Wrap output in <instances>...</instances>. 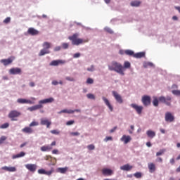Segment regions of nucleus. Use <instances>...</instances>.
Listing matches in <instances>:
<instances>
[{
	"label": "nucleus",
	"instance_id": "6",
	"mask_svg": "<svg viewBox=\"0 0 180 180\" xmlns=\"http://www.w3.org/2000/svg\"><path fill=\"white\" fill-rule=\"evenodd\" d=\"M57 144L56 141H53L51 145H45L41 147V151H51L53 150V147Z\"/></svg>",
	"mask_w": 180,
	"mask_h": 180
},
{
	"label": "nucleus",
	"instance_id": "30",
	"mask_svg": "<svg viewBox=\"0 0 180 180\" xmlns=\"http://www.w3.org/2000/svg\"><path fill=\"white\" fill-rule=\"evenodd\" d=\"M26 155V153L25 152H20L19 154L13 155L12 156L13 160H15V158H20L22 157H25Z\"/></svg>",
	"mask_w": 180,
	"mask_h": 180
},
{
	"label": "nucleus",
	"instance_id": "15",
	"mask_svg": "<svg viewBox=\"0 0 180 180\" xmlns=\"http://www.w3.org/2000/svg\"><path fill=\"white\" fill-rule=\"evenodd\" d=\"M112 95H113L115 101H117V102L118 103H123V98H122V96L118 94L117 91H113Z\"/></svg>",
	"mask_w": 180,
	"mask_h": 180
},
{
	"label": "nucleus",
	"instance_id": "36",
	"mask_svg": "<svg viewBox=\"0 0 180 180\" xmlns=\"http://www.w3.org/2000/svg\"><path fill=\"white\" fill-rule=\"evenodd\" d=\"M131 65L130 64V62H129V61H125V62L124 63V66H123L124 71V69H126V68H130Z\"/></svg>",
	"mask_w": 180,
	"mask_h": 180
},
{
	"label": "nucleus",
	"instance_id": "18",
	"mask_svg": "<svg viewBox=\"0 0 180 180\" xmlns=\"http://www.w3.org/2000/svg\"><path fill=\"white\" fill-rule=\"evenodd\" d=\"M28 34H30L31 36H37L39 33H40L37 30L33 28V27H30L27 30Z\"/></svg>",
	"mask_w": 180,
	"mask_h": 180
},
{
	"label": "nucleus",
	"instance_id": "12",
	"mask_svg": "<svg viewBox=\"0 0 180 180\" xmlns=\"http://www.w3.org/2000/svg\"><path fill=\"white\" fill-rule=\"evenodd\" d=\"M103 175L105 176H110L113 175V170L109 169V168H103L101 170Z\"/></svg>",
	"mask_w": 180,
	"mask_h": 180
},
{
	"label": "nucleus",
	"instance_id": "23",
	"mask_svg": "<svg viewBox=\"0 0 180 180\" xmlns=\"http://www.w3.org/2000/svg\"><path fill=\"white\" fill-rule=\"evenodd\" d=\"M53 101H54V98H53V97H51L49 98H46V99L39 101V103L41 105H43L44 103H51Z\"/></svg>",
	"mask_w": 180,
	"mask_h": 180
},
{
	"label": "nucleus",
	"instance_id": "39",
	"mask_svg": "<svg viewBox=\"0 0 180 180\" xmlns=\"http://www.w3.org/2000/svg\"><path fill=\"white\" fill-rule=\"evenodd\" d=\"M172 92L173 95H176V96H180V90H173Z\"/></svg>",
	"mask_w": 180,
	"mask_h": 180
},
{
	"label": "nucleus",
	"instance_id": "46",
	"mask_svg": "<svg viewBox=\"0 0 180 180\" xmlns=\"http://www.w3.org/2000/svg\"><path fill=\"white\" fill-rule=\"evenodd\" d=\"M11 22V17H7L4 20V23L8 24Z\"/></svg>",
	"mask_w": 180,
	"mask_h": 180
},
{
	"label": "nucleus",
	"instance_id": "58",
	"mask_svg": "<svg viewBox=\"0 0 180 180\" xmlns=\"http://www.w3.org/2000/svg\"><path fill=\"white\" fill-rule=\"evenodd\" d=\"M8 166H4L1 167V169H4V171H8Z\"/></svg>",
	"mask_w": 180,
	"mask_h": 180
},
{
	"label": "nucleus",
	"instance_id": "56",
	"mask_svg": "<svg viewBox=\"0 0 180 180\" xmlns=\"http://www.w3.org/2000/svg\"><path fill=\"white\" fill-rule=\"evenodd\" d=\"M61 50V46H56L54 49V51H60Z\"/></svg>",
	"mask_w": 180,
	"mask_h": 180
},
{
	"label": "nucleus",
	"instance_id": "50",
	"mask_svg": "<svg viewBox=\"0 0 180 180\" xmlns=\"http://www.w3.org/2000/svg\"><path fill=\"white\" fill-rule=\"evenodd\" d=\"M74 123H75V120H70V121H68L66 122L67 126H71V124H74Z\"/></svg>",
	"mask_w": 180,
	"mask_h": 180
},
{
	"label": "nucleus",
	"instance_id": "13",
	"mask_svg": "<svg viewBox=\"0 0 180 180\" xmlns=\"http://www.w3.org/2000/svg\"><path fill=\"white\" fill-rule=\"evenodd\" d=\"M25 168L28 169L30 172H36V169H37V165L34 164H27L25 165Z\"/></svg>",
	"mask_w": 180,
	"mask_h": 180
},
{
	"label": "nucleus",
	"instance_id": "11",
	"mask_svg": "<svg viewBox=\"0 0 180 180\" xmlns=\"http://www.w3.org/2000/svg\"><path fill=\"white\" fill-rule=\"evenodd\" d=\"M63 64H65V60H52L49 63V65H51L52 67H57L58 65H63Z\"/></svg>",
	"mask_w": 180,
	"mask_h": 180
},
{
	"label": "nucleus",
	"instance_id": "43",
	"mask_svg": "<svg viewBox=\"0 0 180 180\" xmlns=\"http://www.w3.org/2000/svg\"><path fill=\"white\" fill-rule=\"evenodd\" d=\"M65 79L67 81H70L71 82H74V81H75V79H74V77H66Z\"/></svg>",
	"mask_w": 180,
	"mask_h": 180
},
{
	"label": "nucleus",
	"instance_id": "38",
	"mask_svg": "<svg viewBox=\"0 0 180 180\" xmlns=\"http://www.w3.org/2000/svg\"><path fill=\"white\" fill-rule=\"evenodd\" d=\"M9 127V123L6 122L0 126V129H8Z\"/></svg>",
	"mask_w": 180,
	"mask_h": 180
},
{
	"label": "nucleus",
	"instance_id": "10",
	"mask_svg": "<svg viewBox=\"0 0 180 180\" xmlns=\"http://www.w3.org/2000/svg\"><path fill=\"white\" fill-rule=\"evenodd\" d=\"M13 60H15V57L11 56L8 59H1L0 60V63H1V64H4V65L6 67V65H9L10 64H12V63H13Z\"/></svg>",
	"mask_w": 180,
	"mask_h": 180
},
{
	"label": "nucleus",
	"instance_id": "57",
	"mask_svg": "<svg viewBox=\"0 0 180 180\" xmlns=\"http://www.w3.org/2000/svg\"><path fill=\"white\" fill-rule=\"evenodd\" d=\"M62 46H63V49H67L68 47V43H63L62 44Z\"/></svg>",
	"mask_w": 180,
	"mask_h": 180
},
{
	"label": "nucleus",
	"instance_id": "49",
	"mask_svg": "<svg viewBox=\"0 0 180 180\" xmlns=\"http://www.w3.org/2000/svg\"><path fill=\"white\" fill-rule=\"evenodd\" d=\"M105 32H108V33H110V34H112L113 33V30H112V29H110L109 27H105Z\"/></svg>",
	"mask_w": 180,
	"mask_h": 180
},
{
	"label": "nucleus",
	"instance_id": "4",
	"mask_svg": "<svg viewBox=\"0 0 180 180\" xmlns=\"http://www.w3.org/2000/svg\"><path fill=\"white\" fill-rule=\"evenodd\" d=\"M159 99V102H160L161 103H165V105H167V106H171V101H172V98L169 96H167L166 98L163 96H160L158 98Z\"/></svg>",
	"mask_w": 180,
	"mask_h": 180
},
{
	"label": "nucleus",
	"instance_id": "24",
	"mask_svg": "<svg viewBox=\"0 0 180 180\" xmlns=\"http://www.w3.org/2000/svg\"><path fill=\"white\" fill-rule=\"evenodd\" d=\"M133 169V166L127 164L120 167L122 171H131Z\"/></svg>",
	"mask_w": 180,
	"mask_h": 180
},
{
	"label": "nucleus",
	"instance_id": "44",
	"mask_svg": "<svg viewBox=\"0 0 180 180\" xmlns=\"http://www.w3.org/2000/svg\"><path fill=\"white\" fill-rule=\"evenodd\" d=\"M134 176H135V178H141V172H136L134 174Z\"/></svg>",
	"mask_w": 180,
	"mask_h": 180
},
{
	"label": "nucleus",
	"instance_id": "62",
	"mask_svg": "<svg viewBox=\"0 0 180 180\" xmlns=\"http://www.w3.org/2000/svg\"><path fill=\"white\" fill-rule=\"evenodd\" d=\"M52 85H58V82L54 80L52 82Z\"/></svg>",
	"mask_w": 180,
	"mask_h": 180
},
{
	"label": "nucleus",
	"instance_id": "42",
	"mask_svg": "<svg viewBox=\"0 0 180 180\" xmlns=\"http://www.w3.org/2000/svg\"><path fill=\"white\" fill-rule=\"evenodd\" d=\"M16 171V167H8V172H15Z\"/></svg>",
	"mask_w": 180,
	"mask_h": 180
},
{
	"label": "nucleus",
	"instance_id": "3",
	"mask_svg": "<svg viewBox=\"0 0 180 180\" xmlns=\"http://www.w3.org/2000/svg\"><path fill=\"white\" fill-rule=\"evenodd\" d=\"M43 49L39 51V56L41 57L46 54H50L49 49H51V43L45 41L42 44Z\"/></svg>",
	"mask_w": 180,
	"mask_h": 180
},
{
	"label": "nucleus",
	"instance_id": "16",
	"mask_svg": "<svg viewBox=\"0 0 180 180\" xmlns=\"http://www.w3.org/2000/svg\"><path fill=\"white\" fill-rule=\"evenodd\" d=\"M131 106L133 108V109H135L138 115H141V112H143V106L137 105V104H131Z\"/></svg>",
	"mask_w": 180,
	"mask_h": 180
},
{
	"label": "nucleus",
	"instance_id": "32",
	"mask_svg": "<svg viewBox=\"0 0 180 180\" xmlns=\"http://www.w3.org/2000/svg\"><path fill=\"white\" fill-rule=\"evenodd\" d=\"M154 64L151 62H145L143 63V68H148V67H153Z\"/></svg>",
	"mask_w": 180,
	"mask_h": 180
},
{
	"label": "nucleus",
	"instance_id": "37",
	"mask_svg": "<svg viewBox=\"0 0 180 180\" xmlns=\"http://www.w3.org/2000/svg\"><path fill=\"white\" fill-rule=\"evenodd\" d=\"M165 153V149H161L160 151L156 153V157H160V155H162Z\"/></svg>",
	"mask_w": 180,
	"mask_h": 180
},
{
	"label": "nucleus",
	"instance_id": "5",
	"mask_svg": "<svg viewBox=\"0 0 180 180\" xmlns=\"http://www.w3.org/2000/svg\"><path fill=\"white\" fill-rule=\"evenodd\" d=\"M20 112H18V110H11L8 113V117L12 120V122H15L18 120H16V117H19L20 116Z\"/></svg>",
	"mask_w": 180,
	"mask_h": 180
},
{
	"label": "nucleus",
	"instance_id": "33",
	"mask_svg": "<svg viewBox=\"0 0 180 180\" xmlns=\"http://www.w3.org/2000/svg\"><path fill=\"white\" fill-rule=\"evenodd\" d=\"M160 100L158 99V98H157L156 96H153V106H158V101Z\"/></svg>",
	"mask_w": 180,
	"mask_h": 180
},
{
	"label": "nucleus",
	"instance_id": "17",
	"mask_svg": "<svg viewBox=\"0 0 180 180\" xmlns=\"http://www.w3.org/2000/svg\"><path fill=\"white\" fill-rule=\"evenodd\" d=\"M18 103H28L29 105H34V102L30 100L25 99V98H18L17 100Z\"/></svg>",
	"mask_w": 180,
	"mask_h": 180
},
{
	"label": "nucleus",
	"instance_id": "40",
	"mask_svg": "<svg viewBox=\"0 0 180 180\" xmlns=\"http://www.w3.org/2000/svg\"><path fill=\"white\" fill-rule=\"evenodd\" d=\"M86 97L88 98V99H93L95 100V95L92 94H86Z\"/></svg>",
	"mask_w": 180,
	"mask_h": 180
},
{
	"label": "nucleus",
	"instance_id": "22",
	"mask_svg": "<svg viewBox=\"0 0 180 180\" xmlns=\"http://www.w3.org/2000/svg\"><path fill=\"white\" fill-rule=\"evenodd\" d=\"M102 99L104 101L106 106H108V108L110 109V112H113V107L112 106V105L109 102V100H108V98H106L104 96L102 97Z\"/></svg>",
	"mask_w": 180,
	"mask_h": 180
},
{
	"label": "nucleus",
	"instance_id": "19",
	"mask_svg": "<svg viewBox=\"0 0 180 180\" xmlns=\"http://www.w3.org/2000/svg\"><path fill=\"white\" fill-rule=\"evenodd\" d=\"M120 140L121 141H123L124 144H127L128 143H130V141H131V136L123 135Z\"/></svg>",
	"mask_w": 180,
	"mask_h": 180
},
{
	"label": "nucleus",
	"instance_id": "1",
	"mask_svg": "<svg viewBox=\"0 0 180 180\" xmlns=\"http://www.w3.org/2000/svg\"><path fill=\"white\" fill-rule=\"evenodd\" d=\"M108 70L110 71H115L117 74H120V75H124V68H123L122 64L116 61H112L108 65Z\"/></svg>",
	"mask_w": 180,
	"mask_h": 180
},
{
	"label": "nucleus",
	"instance_id": "7",
	"mask_svg": "<svg viewBox=\"0 0 180 180\" xmlns=\"http://www.w3.org/2000/svg\"><path fill=\"white\" fill-rule=\"evenodd\" d=\"M141 102L145 106H150L151 105V97L150 96H143Z\"/></svg>",
	"mask_w": 180,
	"mask_h": 180
},
{
	"label": "nucleus",
	"instance_id": "25",
	"mask_svg": "<svg viewBox=\"0 0 180 180\" xmlns=\"http://www.w3.org/2000/svg\"><path fill=\"white\" fill-rule=\"evenodd\" d=\"M148 168L150 174H153V172H155V165L154 163H152V162L148 163Z\"/></svg>",
	"mask_w": 180,
	"mask_h": 180
},
{
	"label": "nucleus",
	"instance_id": "35",
	"mask_svg": "<svg viewBox=\"0 0 180 180\" xmlns=\"http://www.w3.org/2000/svg\"><path fill=\"white\" fill-rule=\"evenodd\" d=\"M59 113H69V114H71V113H74V110L65 109V110H62L61 111H60Z\"/></svg>",
	"mask_w": 180,
	"mask_h": 180
},
{
	"label": "nucleus",
	"instance_id": "53",
	"mask_svg": "<svg viewBox=\"0 0 180 180\" xmlns=\"http://www.w3.org/2000/svg\"><path fill=\"white\" fill-rule=\"evenodd\" d=\"M87 71H90L91 72L95 71V68L94 65H91L90 68H87Z\"/></svg>",
	"mask_w": 180,
	"mask_h": 180
},
{
	"label": "nucleus",
	"instance_id": "31",
	"mask_svg": "<svg viewBox=\"0 0 180 180\" xmlns=\"http://www.w3.org/2000/svg\"><path fill=\"white\" fill-rule=\"evenodd\" d=\"M68 171V167H60L58 168V172L60 174H65Z\"/></svg>",
	"mask_w": 180,
	"mask_h": 180
},
{
	"label": "nucleus",
	"instance_id": "29",
	"mask_svg": "<svg viewBox=\"0 0 180 180\" xmlns=\"http://www.w3.org/2000/svg\"><path fill=\"white\" fill-rule=\"evenodd\" d=\"M130 5H131V6H134V7L137 8L140 5H141V1H137V0L132 1H131Z\"/></svg>",
	"mask_w": 180,
	"mask_h": 180
},
{
	"label": "nucleus",
	"instance_id": "64",
	"mask_svg": "<svg viewBox=\"0 0 180 180\" xmlns=\"http://www.w3.org/2000/svg\"><path fill=\"white\" fill-rule=\"evenodd\" d=\"M174 8L176 9V11H178L180 13V6H175Z\"/></svg>",
	"mask_w": 180,
	"mask_h": 180
},
{
	"label": "nucleus",
	"instance_id": "2",
	"mask_svg": "<svg viewBox=\"0 0 180 180\" xmlns=\"http://www.w3.org/2000/svg\"><path fill=\"white\" fill-rule=\"evenodd\" d=\"M78 33L74 34L72 36H70L68 37L69 40L72 41V44L73 46H79V44H84V43H88L89 41V39H82L81 38H78Z\"/></svg>",
	"mask_w": 180,
	"mask_h": 180
},
{
	"label": "nucleus",
	"instance_id": "27",
	"mask_svg": "<svg viewBox=\"0 0 180 180\" xmlns=\"http://www.w3.org/2000/svg\"><path fill=\"white\" fill-rule=\"evenodd\" d=\"M146 134L149 139H154V136H155V131L149 129L146 131Z\"/></svg>",
	"mask_w": 180,
	"mask_h": 180
},
{
	"label": "nucleus",
	"instance_id": "28",
	"mask_svg": "<svg viewBox=\"0 0 180 180\" xmlns=\"http://www.w3.org/2000/svg\"><path fill=\"white\" fill-rule=\"evenodd\" d=\"M134 57L135 58H143V57H146V53L139 52V53H134Z\"/></svg>",
	"mask_w": 180,
	"mask_h": 180
},
{
	"label": "nucleus",
	"instance_id": "55",
	"mask_svg": "<svg viewBox=\"0 0 180 180\" xmlns=\"http://www.w3.org/2000/svg\"><path fill=\"white\" fill-rule=\"evenodd\" d=\"M110 140H112V136H107L104 139V141H109Z\"/></svg>",
	"mask_w": 180,
	"mask_h": 180
},
{
	"label": "nucleus",
	"instance_id": "63",
	"mask_svg": "<svg viewBox=\"0 0 180 180\" xmlns=\"http://www.w3.org/2000/svg\"><path fill=\"white\" fill-rule=\"evenodd\" d=\"M156 161H158V162H162V158H158Z\"/></svg>",
	"mask_w": 180,
	"mask_h": 180
},
{
	"label": "nucleus",
	"instance_id": "60",
	"mask_svg": "<svg viewBox=\"0 0 180 180\" xmlns=\"http://www.w3.org/2000/svg\"><path fill=\"white\" fill-rule=\"evenodd\" d=\"M52 154H58V150L54 149L52 150Z\"/></svg>",
	"mask_w": 180,
	"mask_h": 180
},
{
	"label": "nucleus",
	"instance_id": "48",
	"mask_svg": "<svg viewBox=\"0 0 180 180\" xmlns=\"http://www.w3.org/2000/svg\"><path fill=\"white\" fill-rule=\"evenodd\" d=\"M51 133L52 134H60V131L57 130V129H53L51 131Z\"/></svg>",
	"mask_w": 180,
	"mask_h": 180
},
{
	"label": "nucleus",
	"instance_id": "21",
	"mask_svg": "<svg viewBox=\"0 0 180 180\" xmlns=\"http://www.w3.org/2000/svg\"><path fill=\"white\" fill-rule=\"evenodd\" d=\"M42 108H43V105L39 103L38 105L29 107L27 110H30V112H34V110H39V109H41Z\"/></svg>",
	"mask_w": 180,
	"mask_h": 180
},
{
	"label": "nucleus",
	"instance_id": "14",
	"mask_svg": "<svg viewBox=\"0 0 180 180\" xmlns=\"http://www.w3.org/2000/svg\"><path fill=\"white\" fill-rule=\"evenodd\" d=\"M53 172H54V170L53 169L49 171H46V169H39L38 170V174H40L41 175H47L48 176H50V175H51Z\"/></svg>",
	"mask_w": 180,
	"mask_h": 180
},
{
	"label": "nucleus",
	"instance_id": "59",
	"mask_svg": "<svg viewBox=\"0 0 180 180\" xmlns=\"http://www.w3.org/2000/svg\"><path fill=\"white\" fill-rule=\"evenodd\" d=\"M170 164H172V165L175 164V160L174 158L170 159Z\"/></svg>",
	"mask_w": 180,
	"mask_h": 180
},
{
	"label": "nucleus",
	"instance_id": "52",
	"mask_svg": "<svg viewBox=\"0 0 180 180\" xmlns=\"http://www.w3.org/2000/svg\"><path fill=\"white\" fill-rule=\"evenodd\" d=\"M88 150H95V146L91 144L87 146Z\"/></svg>",
	"mask_w": 180,
	"mask_h": 180
},
{
	"label": "nucleus",
	"instance_id": "45",
	"mask_svg": "<svg viewBox=\"0 0 180 180\" xmlns=\"http://www.w3.org/2000/svg\"><path fill=\"white\" fill-rule=\"evenodd\" d=\"M5 140H6V136H3L0 138V144H3L4 141H5Z\"/></svg>",
	"mask_w": 180,
	"mask_h": 180
},
{
	"label": "nucleus",
	"instance_id": "41",
	"mask_svg": "<svg viewBox=\"0 0 180 180\" xmlns=\"http://www.w3.org/2000/svg\"><path fill=\"white\" fill-rule=\"evenodd\" d=\"M34 126H39V122L33 121L30 124V127H33Z\"/></svg>",
	"mask_w": 180,
	"mask_h": 180
},
{
	"label": "nucleus",
	"instance_id": "47",
	"mask_svg": "<svg viewBox=\"0 0 180 180\" xmlns=\"http://www.w3.org/2000/svg\"><path fill=\"white\" fill-rule=\"evenodd\" d=\"M70 136H79L81 134L79 132H70Z\"/></svg>",
	"mask_w": 180,
	"mask_h": 180
},
{
	"label": "nucleus",
	"instance_id": "61",
	"mask_svg": "<svg viewBox=\"0 0 180 180\" xmlns=\"http://www.w3.org/2000/svg\"><path fill=\"white\" fill-rule=\"evenodd\" d=\"M116 129H117V127H115L113 129L110 130V133H114V131L116 130Z\"/></svg>",
	"mask_w": 180,
	"mask_h": 180
},
{
	"label": "nucleus",
	"instance_id": "8",
	"mask_svg": "<svg viewBox=\"0 0 180 180\" xmlns=\"http://www.w3.org/2000/svg\"><path fill=\"white\" fill-rule=\"evenodd\" d=\"M165 122L172 123V122L175 121V117L173 116L172 113L169 112H167L165 115Z\"/></svg>",
	"mask_w": 180,
	"mask_h": 180
},
{
	"label": "nucleus",
	"instance_id": "54",
	"mask_svg": "<svg viewBox=\"0 0 180 180\" xmlns=\"http://www.w3.org/2000/svg\"><path fill=\"white\" fill-rule=\"evenodd\" d=\"M78 57H81V53H77L74 54V58H78Z\"/></svg>",
	"mask_w": 180,
	"mask_h": 180
},
{
	"label": "nucleus",
	"instance_id": "51",
	"mask_svg": "<svg viewBox=\"0 0 180 180\" xmlns=\"http://www.w3.org/2000/svg\"><path fill=\"white\" fill-rule=\"evenodd\" d=\"M86 84H94V79L88 78L86 80Z\"/></svg>",
	"mask_w": 180,
	"mask_h": 180
},
{
	"label": "nucleus",
	"instance_id": "9",
	"mask_svg": "<svg viewBox=\"0 0 180 180\" xmlns=\"http://www.w3.org/2000/svg\"><path fill=\"white\" fill-rule=\"evenodd\" d=\"M9 74L11 75H20L22 74V69L20 68H12L9 70Z\"/></svg>",
	"mask_w": 180,
	"mask_h": 180
},
{
	"label": "nucleus",
	"instance_id": "20",
	"mask_svg": "<svg viewBox=\"0 0 180 180\" xmlns=\"http://www.w3.org/2000/svg\"><path fill=\"white\" fill-rule=\"evenodd\" d=\"M41 126H46L47 129H50V126H51V122L49 120L41 119Z\"/></svg>",
	"mask_w": 180,
	"mask_h": 180
},
{
	"label": "nucleus",
	"instance_id": "34",
	"mask_svg": "<svg viewBox=\"0 0 180 180\" xmlns=\"http://www.w3.org/2000/svg\"><path fill=\"white\" fill-rule=\"evenodd\" d=\"M124 54H126L127 56H133V57H134V52L131 50L124 51Z\"/></svg>",
	"mask_w": 180,
	"mask_h": 180
},
{
	"label": "nucleus",
	"instance_id": "26",
	"mask_svg": "<svg viewBox=\"0 0 180 180\" xmlns=\"http://www.w3.org/2000/svg\"><path fill=\"white\" fill-rule=\"evenodd\" d=\"M22 131L27 134H32V133H33V129L30 127H25L22 129Z\"/></svg>",
	"mask_w": 180,
	"mask_h": 180
}]
</instances>
